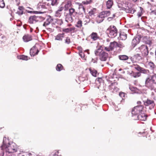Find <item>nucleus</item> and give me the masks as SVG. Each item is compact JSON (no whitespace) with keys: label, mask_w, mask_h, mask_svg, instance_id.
I'll use <instances>...</instances> for the list:
<instances>
[{"label":"nucleus","mask_w":156,"mask_h":156,"mask_svg":"<svg viewBox=\"0 0 156 156\" xmlns=\"http://www.w3.org/2000/svg\"><path fill=\"white\" fill-rule=\"evenodd\" d=\"M113 2L112 0H108L106 2V6L108 9H110L113 5Z\"/></svg>","instance_id":"obj_20"},{"label":"nucleus","mask_w":156,"mask_h":156,"mask_svg":"<svg viewBox=\"0 0 156 156\" xmlns=\"http://www.w3.org/2000/svg\"><path fill=\"white\" fill-rule=\"evenodd\" d=\"M142 15V12L141 11H140L137 13V16L138 17H140Z\"/></svg>","instance_id":"obj_51"},{"label":"nucleus","mask_w":156,"mask_h":156,"mask_svg":"<svg viewBox=\"0 0 156 156\" xmlns=\"http://www.w3.org/2000/svg\"><path fill=\"white\" fill-rule=\"evenodd\" d=\"M147 0L148 1V2H147V3L148 4L150 2H154L153 0Z\"/></svg>","instance_id":"obj_58"},{"label":"nucleus","mask_w":156,"mask_h":156,"mask_svg":"<svg viewBox=\"0 0 156 156\" xmlns=\"http://www.w3.org/2000/svg\"><path fill=\"white\" fill-rule=\"evenodd\" d=\"M5 5L3 0H0V7L3 8L4 7Z\"/></svg>","instance_id":"obj_41"},{"label":"nucleus","mask_w":156,"mask_h":156,"mask_svg":"<svg viewBox=\"0 0 156 156\" xmlns=\"http://www.w3.org/2000/svg\"><path fill=\"white\" fill-rule=\"evenodd\" d=\"M127 37V34L124 32H121L120 34V37L122 40H125L126 39Z\"/></svg>","instance_id":"obj_23"},{"label":"nucleus","mask_w":156,"mask_h":156,"mask_svg":"<svg viewBox=\"0 0 156 156\" xmlns=\"http://www.w3.org/2000/svg\"><path fill=\"white\" fill-rule=\"evenodd\" d=\"M103 12L105 17L109 16L111 14V12L109 11H104Z\"/></svg>","instance_id":"obj_38"},{"label":"nucleus","mask_w":156,"mask_h":156,"mask_svg":"<svg viewBox=\"0 0 156 156\" xmlns=\"http://www.w3.org/2000/svg\"><path fill=\"white\" fill-rule=\"evenodd\" d=\"M127 6L126 7H122V9L125 10L126 12L133 14L136 11L135 9L133 8V5L131 3H129Z\"/></svg>","instance_id":"obj_5"},{"label":"nucleus","mask_w":156,"mask_h":156,"mask_svg":"<svg viewBox=\"0 0 156 156\" xmlns=\"http://www.w3.org/2000/svg\"><path fill=\"white\" fill-rule=\"evenodd\" d=\"M133 76L134 77L136 78L140 76L141 75L140 73V72H134L133 74Z\"/></svg>","instance_id":"obj_32"},{"label":"nucleus","mask_w":156,"mask_h":156,"mask_svg":"<svg viewBox=\"0 0 156 156\" xmlns=\"http://www.w3.org/2000/svg\"><path fill=\"white\" fill-rule=\"evenodd\" d=\"M151 13L156 15V9L154 10H152L151 11Z\"/></svg>","instance_id":"obj_54"},{"label":"nucleus","mask_w":156,"mask_h":156,"mask_svg":"<svg viewBox=\"0 0 156 156\" xmlns=\"http://www.w3.org/2000/svg\"><path fill=\"white\" fill-rule=\"evenodd\" d=\"M82 26V21L81 20H79L77 22L76 26L78 28H80Z\"/></svg>","instance_id":"obj_33"},{"label":"nucleus","mask_w":156,"mask_h":156,"mask_svg":"<svg viewBox=\"0 0 156 156\" xmlns=\"http://www.w3.org/2000/svg\"><path fill=\"white\" fill-rule=\"evenodd\" d=\"M148 67L150 69L154 70L155 67V66L152 62H149L147 64Z\"/></svg>","instance_id":"obj_24"},{"label":"nucleus","mask_w":156,"mask_h":156,"mask_svg":"<svg viewBox=\"0 0 156 156\" xmlns=\"http://www.w3.org/2000/svg\"><path fill=\"white\" fill-rule=\"evenodd\" d=\"M125 94L123 92H120L119 93V96L122 98L123 97H124L125 96Z\"/></svg>","instance_id":"obj_48"},{"label":"nucleus","mask_w":156,"mask_h":156,"mask_svg":"<svg viewBox=\"0 0 156 156\" xmlns=\"http://www.w3.org/2000/svg\"><path fill=\"white\" fill-rule=\"evenodd\" d=\"M155 36L156 37V31H155Z\"/></svg>","instance_id":"obj_64"},{"label":"nucleus","mask_w":156,"mask_h":156,"mask_svg":"<svg viewBox=\"0 0 156 156\" xmlns=\"http://www.w3.org/2000/svg\"><path fill=\"white\" fill-rule=\"evenodd\" d=\"M133 72L132 71H130V72H128V74H129L131 76H133Z\"/></svg>","instance_id":"obj_55"},{"label":"nucleus","mask_w":156,"mask_h":156,"mask_svg":"<svg viewBox=\"0 0 156 156\" xmlns=\"http://www.w3.org/2000/svg\"><path fill=\"white\" fill-rule=\"evenodd\" d=\"M62 13V12H61L58 11L57 10L55 12V16L57 17H60Z\"/></svg>","instance_id":"obj_37"},{"label":"nucleus","mask_w":156,"mask_h":156,"mask_svg":"<svg viewBox=\"0 0 156 156\" xmlns=\"http://www.w3.org/2000/svg\"><path fill=\"white\" fill-rule=\"evenodd\" d=\"M133 58L137 61H140L142 59V58L140 54H135L133 56Z\"/></svg>","instance_id":"obj_25"},{"label":"nucleus","mask_w":156,"mask_h":156,"mask_svg":"<svg viewBox=\"0 0 156 156\" xmlns=\"http://www.w3.org/2000/svg\"><path fill=\"white\" fill-rule=\"evenodd\" d=\"M151 77L152 79L153 80L154 83L156 84V74L154 75Z\"/></svg>","instance_id":"obj_44"},{"label":"nucleus","mask_w":156,"mask_h":156,"mask_svg":"<svg viewBox=\"0 0 156 156\" xmlns=\"http://www.w3.org/2000/svg\"><path fill=\"white\" fill-rule=\"evenodd\" d=\"M64 34H59L55 37V40L59 41H62L64 37Z\"/></svg>","instance_id":"obj_17"},{"label":"nucleus","mask_w":156,"mask_h":156,"mask_svg":"<svg viewBox=\"0 0 156 156\" xmlns=\"http://www.w3.org/2000/svg\"><path fill=\"white\" fill-rule=\"evenodd\" d=\"M140 72L142 73L145 74H147L149 73V70L144 69V68H141Z\"/></svg>","instance_id":"obj_36"},{"label":"nucleus","mask_w":156,"mask_h":156,"mask_svg":"<svg viewBox=\"0 0 156 156\" xmlns=\"http://www.w3.org/2000/svg\"><path fill=\"white\" fill-rule=\"evenodd\" d=\"M70 32H71V35H72V33H76L77 31V30L76 28L74 27H72L69 28Z\"/></svg>","instance_id":"obj_35"},{"label":"nucleus","mask_w":156,"mask_h":156,"mask_svg":"<svg viewBox=\"0 0 156 156\" xmlns=\"http://www.w3.org/2000/svg\"><path fill=\"white\" fill-rule=\"evenodd\" d=\"M96 11V9L95 8H93L91 9L88 12L89 15L90 16H91L94 15Z\"/></svg>","instance_id":"obj_27"},{"label":"nucleus","mask_w":156,"mask_h":156,"mask_svg":"<svg viewBox=\"0 0 156 156\" xmlns=\"http://www.w3.org/2000/svg\"><path fill=\"white\" fill-rule=\"evenodd\" d=\"M89 69L91 74L94 77L97 76L98 74V72L96 70L91 68H90Z\"/></svg>","instance_id":"obj_21"},{"label":"nucleus","mask_w":156,"mask_h":156,"mask_svg":"<svg viewBox=\"0 0 156 156\" xmlns=\"http://www.w3.org/2000/svg\"><path fill=\"white\" fill-rule=\"evenodd\" d=\"M15 144L12 143L10 144L9 140L6 137H4L3 139V144L1 146V149L5 152L6 154L7 153H10L15 152L16 151V147H14Z\"/></svg>","instance_id":"obj_1"},{"label":"nucleus","mask_w":156,"mask_h":156,"mask_svg":"<svg viewBox=\"0 0 156 156\" xmlns=\"http://www.w3.org/2000/svg\"><path fill=\"white\" fill-rule=\"evenodd\" d=\"M90 38L93 40V41H96L99 38V37L98 34L95 32H93L90 36Z\"/></svg>","instance_id":"obj_16"},{"label":"nucleus","mask_w":156,"mask_h":156,"mask_svg":"<svg viewBox=\"0 0 156 156\" xmlns=\"http://www.w3.org/2000/svg\"><path fill=\"white\" fill-rule=\"evenodd\" d=\"M134 2H136L137 1V0H133Z\"/></svg>","instance_id":"obj_63"},{"label":"nucleus","mask_w":156,"mask_h":156,"mask_svg":"<svg viewBox=\"0 0 156 156\" xmlns=\"http://www.w3.org/2000/svg\"><path fill=\"white\" fill-rule=\"evenodd\" d=\"M38 52V50L35 47H33L30 50V54L31 56H34L36 55H37Z\"/></svg>","instance_id":"obj_15"},{"label":"nucleus","mask_w":156,"mask_h":156,"mask_svg":"<svg viewBox=\"0 0 156 156\" xmlns=\"http://www.w3.org/2000/svg\"><path fill=\"white\" fill-rule=\"evenodd\" d=\"M144 105L146 106H150L151 108H153L155 105L154 101L149 99L144 102Z\"/></svg>","instance_id":"obj_9"},{"label":"nucleus","mask_w":156,"mask_h":156,"mask_svg":"<svg viewBox=\"0 0 156 156\" xmlns=\"http://www.w3.org/2000/svg\"><path fill=\"white\" fill-rule=\"evenodd\" d=\"M69 12L68 13L74 17L77 14V12H76L75 9L73 8H71L69 9Z\"/></svg>","instance_id":"obj_18"},{"label":"nucleus","mask_w":156,"mask_h":156,"mask_svg":"<svg viewBox=\"0 0 156 156\" xmlns=\"http://www.w3.org/2000/svg\"><path fill=\"white\" fill-rule=\"evenodd\" d=\"M105 49L108 51H111L112 50L111 49L110 47V46H109L108 47H105Z\"/></svg>","instance_id":"obj_45"},{"label":"nucleus","mask_w":156,"mask_h":156,"mask_svg":"<svg viewBox=\"0 0 156 156\" xmlns=\"http://www.w3.org/2000/svg\"><path fill=\"white\" fill-rule=\"evenodd\" d=\"M63 67L62 65L60 64H58L56 67V69L57 71H60L63 69Z\"/></svg>","instance_id":"obj_31"},{"label":"nucleus","mask_w":156,"mask_h":156,"mask_svg":"<svg viewBox=\"0 0 156 156\" xmlns=\"http://www.w3.org/2000/svg\"><path fill=\"white\" fill-rule=\"evenodd\" d=\"M79 55L81 56V57L83 58H84V55L83 53L82 52H80V53H79Z\"/></svg>","instance_id":"obj_49"},{"label":"nucleus","mask_w":156,"mask_h":156,"mask_svg":"<svg viewBox=\"0 0 156 156\" xmlns=\"http://www.w3.org/2000/svg\"><path fill=\"white\" fill-rule=\"evenodd\" d=\"M70 42V38L68 37H66L65 40V43L67 44H69Z\"/></svg>","instance_id":"obj_39"},{"label":"nucleus","mask_w":156,"mask_h":156,"mask_svg":"<svg viewBox=\"0 0 156 156\" xmlns=\"http://www.w3.org/2000/svg\"><path fill=\"white\" fill-rule=\"evenodd\" d=\"M0 156H5V152H3L2 154H0Z\"/></svg>","instance_id":"obj_59"},{"label":"nucleus","mask_w":156,"mask_h":156,"mask_svg":"<svg viewBox=\"0 0 156 156\" xmlns=\"http://www.w3.org/2000/svg\"><path fill=\"white\" fill-rule=\"evenodd\" d=\"M72 5V2L70 0H69L66 2L63 6L64 11H66L68 9L69 10V9H70L69 8L71 7Z\"/></svg>","instance_id":"obj_11"},{"label":"nucleus","mask_w":156,"mask_h":156,"mask_svg":"<svg viewBox=\"0 0 156 156\" xmlns=\"http://www.w3.org/2000/svg\"><path fill=\"white\" fill-rule=\"evenodd\" d=\"M119 58L121 60H126L128 59L127 56L125 55H120L119 56Z\"/></svg>","instance_id":"obj_26"},{"label":"nucleus","mask_w":156,"mask_h":156,"mask_svg":"<svg viewBox=\"0 0 156 156\" xmlns=\"http://www.w3.org/2000/svg\"><path fill=\"white\" fill-rule=\"evenodd\" d=\"M51 4L52 6H56L58 4L57 0H51Z\"/></svg>","instance_id":"obj_34"},{"label":"nucleus","mask_w":156,"mask_h":156,"mask_svg":"<svg viewBox=\"0 0 156 156\" xmlns=\"http://www.w3.org/2000/svg\"><path fill=\"white\" fill-rule=\"evenodd\" d=\"M129 88L132 91H133V89L134 88L133 87H130Z\"/></svg>","instance_id":"obj_61"},{"label":"nucleus","mask_w":156,"mask_h":156,"mask_svg":"<svg viewBox=\"0 0 156 156\" xmlns=\"http://www.w3.org/2000/svg\"><path fill=\"white\" fill-rule=\"evenodd\" d=\"M83 10L84 12H85V9L84 7H83Z\"/></svg>","instance_id":"obj_60"},{"label":"nucleus","mask_w":156,"mask_h":156,"mask_svg":"<svg viewBox=\"0 0 156 156\" xmlns=\"http://www.w3.org/2000/svg\"><path fill=\"white\" fill-rule=\"evenodd\" d=\"M109 46L112 50H113L114 48L116 47L117 46H119L118 44L115 41L111 42Z\"/></svg>","instance_id":"obj_22"},{"label":"nucleus","mask_w":156,"mask_h":156,"mask_svg":"<svg viewBox=\"0 0 156 156\" xmlns=\"http://www.w3.org/2000/svg\"><path fill=\"white\" fill-rule=\"evenodd\" d=\"M140 11H141V12H142V10H143V8H141V7H140Z\"/></svg>","instance_id":"obj_62"},{"label":"nucleus","mask_w":156,"mask_h":156,"mask_svg":"<svg viewBox=\"0 0 156 156\" xmlns=\"http://www.w3.org/2000/svg\"><path fill=\"white\" fill-rule=\"evenodd\" d=\"M140 40L139 37H135L132 40V45L133 47H134L140 42Z\"/></svg>","instance_id":"obj_13"},{"label":"nucleus","mask_w":156,"mask_h":156,"mask_svg":"<svg viewBox=\"0 0 156 156\" xmlns=\"http://www.w3.org/2000/svg\"><path fill=\"white\" fill-rule=\"evenodd\" d=\"M115 16V14H114L113 15V16L112 17H109L108 18V20H109V19H112Z\"/></svg>","instance_id":"obj_57"},{"label":"nucleus","mask_w":156,"mask_h":156,"mask_svg":"<svg viewBox=\"0 0 156 156\" xmlns=\"http://www.w3.org/2000/svg\"><path fill=\"white\" fill-rule=\"evenodd\" d=\"M153 83H154L153 80L152 79V78H146L145 82V85L146 87L152 89L153 88Z\"/></svg>","instance_id":"obj_8"},{"label":"nucleus","mask_w":156,"mask_h":156,"mask_svg":"<svg viewBox=\"0 0 156 156\" xmlns=\"http://www.w3.org/2000/svg\"><path fill=\"white\" fill-rule=\"evenodd\" d=\"M103 12H102L100 13L98 16L97 17V20L99 23L102 22L104 20V19L105 18Z\"/></svg>","instance_id":"obj_14"},{"label":"nucleus","mask_w":156,"mask_h":156,"mask_svg":"<svg viewBox=\"0 0 156 156\" xmlns=\"http://www.w3.org/2000/svg\"><path fill=\"white\" fill-rule=\"evenodd\" d=\"M115 85V83L114 84H112L110 86V87L112 89H115V88L114 87V85Z\"/></svg>","instance_id":"obj_52"},{"label":"nucleus","mask_w":156,"mask_h":156,"mask_svg":"<svg viewBox=\"0 0 156 156\" xmlns=\"http://www.w3.org/2000/svg\"><path fill=\"white\" fill-rule=\"evenodd\" d=\"M73 16L67 13L65 15V21L67 23H71L73 21Z\"/></svg>","instance_id":"obj_12"},{"label":"nucleus","mask_w":156,"mask_h":156,"mask_svg":"<svg viewBox=\"0 0 156 156\" xmlns=\"http://www.w3.org/2000/svg\"><path fill=\"white\" fill-rule=\"evenodd\" d=\"M143 106L138 105L134 107L132 111V114L133 115H137L141 113L144 112Z\"/></svg>","instance_id":"obj_4"},{"label":"nucleus","mask_w":156,"mask_h":156,"mask_svg":"<svg viewBox=\"0 0 156 156\" xmlns=\"http://www.w3.org/2000/svg\"><path fill=\"white\" fill-rule=\"evenodd\" d=\"M146 42V43L149 46H150L152 44L151 41L150 40H147Z\"/></svg>","instance_id":"obj_50"},{"label":"nucleus","mask_w":156,"mask_h":156,"mask_svg":"<svg viewBox=\"0 0 156 156\" xmlns=\"http://www.w3.org/2000/svg\"><path fill=\"white\" fill-rule=\"evenodd\" d=\"M41 20V17L40 16H31L29 19V22L30 23H34L37 22H40Z\"/></svg>","instance_id":"obj_7"},{"label":"nucleus","mask_w":156,"mask_h":156,"mask_svg":"<svg viewBox=\"0 0 156 156\" xmlns=\"http://www.w3.org/2000/svg\"><path fill=\"white\" fill-rule=\"evenodd\" d=\"M18 59L27 60L28 59V57L27 56L22 55L17 56Z\"/></svg>","instance_id":"obj_28"},{"label":"nucleus","mask_w":156,"mask_h":156,"mask_svg":"<svg viewBox=\"0 0 156 156\" xmlns=\"http://www.w3.org/2000/svg\"><path fill=\"white\" fill-rule=\"evenodd\" d=\"M141 68L142 67H141L140 66H138V65H136L134 67V68L136 69L138 71H140V70Z\"/></svg>","instance_id":"obj_46"},{"label":"nucleus","mask_w":156,"mask_h":156,"mask_svg":"<svg viewBox=\"0 0 156 156\" xmlns=\"http://www.w3.org/2000/svg\"><path fill=\"white\" fill-rule=\"evenodd\" d=\"M97 59L96 58L95 59H92V62L93 63H96L97 62Z\"/></svg>","instance_id":"obj_53"},{"label":"nucleus","mask_w":156,"mask_h":156,"mask_svg":"<svg viewBox=\"0 0 156 156\" xmlns=\"http://www.w3.org/2000/svg\"><path fill=\"white\" fill-rule=\"evenodd\" d=\"M95 55L99 56L100 59L102 61H106L108 57V54L102 50V47H100L95 51Z\"/></svg>","instance_id":"obj_2"},{"label":"nucleus","mask_w":156,"mask_h":156,"mask_svg":"<svg viewBox=\"0 0 156 156\" xmlns=\"http://www.w3.org/2000/svg\"><path fill=\"white\" fill-rule=\"evenodd\" d=\"M109 37L114 38L115 37L117 34V29L114 26H110L106 30Z\"/></svg>","instance_id":"obj_3"},{"label":"nucleus","mask_w":156,"mask_h":156,"mask_svg":"<svg viewBox=\"0 0 156 156\" xmlns=\"http://www.w3.org/2000/svg\"><path fill=\"white\" fill-rule=\"evenodd\" d=\"M51 19L50 18L48 19L43 24V26L46 27V26L48 25L50 23Z\"/></svg>","instance_id":"obj_30"},{"label":"nucleus","mask_w":156,"mask_h":156,"mask_svg":"<svg viewBox=\"0 0 156 156\" xmlns=\"http://www.w3.org/2000/svg\"><path fill=\"white\" fill-rule=\"evenodd\" d=\"M137 50H140L144 56H146L148 55V51L147 46V45H143L139 47Z\"/></svg>","instance_id":"obj_6"},{"label":"nucleus","mask_w":156,"mask_h":156,"mask_svg":"<svg viewBox=\"0 0 156 156\" xmlns=\"http://www.w3.org/2000/svg\"><path fill=\"white\" fill-rule=\"evenodd\" d=\"M23 8L22 6H19L18 8V10L16 12L19 15H22L23 14Z\"/></svg>","instance_id":"obj_29"},{"label":"nucleus","mask_w":156,"mask_h":156,"mask_svg":"<svg viewBox=\"0 0 156 156\" xmlns=\"http://www.w3.org/2000/svg\"><path fill=\"white\" fill-rule=\"evenodd\" d=\"M58 151H56L55 152V154H53V156H59L58 154Z\"/></svg>","instance_id":"obj_56"},{"label":"nucleus","mask_w":156,"mask_h":156,"mask_svg":"<svg viewBox=\"0 0 156 156\" xmlns=\"http://www.w3.org/2000/svg\"><path fill=\"white\" fill-rule=\"evenodd\" d=\"M56 22L59 25H61L63 23V20L62 19H57L56 20Z\"/></svg>","instance_id":"obj_42"},{"label":"nucleus","mask_w":156,"mask_h":156,"mask_svg":"<svg viewBox=\"0 0 156 156\" xmlns=\"http://www.w3.org/2000/svg\"><path fill=\"white\" fill-rule=\"evenodd\" d=\"M23 38L24 41L26 42H28L32 40L31 36L28 34L24 36Z\"/></svg>","instance_id":"obj_19"},{"label":"nucleus","mask_w":156,"mask_h":156,"mask_svg":"<svg viewBox=\"0 0 156 156\" xmlns=\"http://www.w3.org/2000/svg\"><path fill=\"white\" fill-rule=\"evenodd\" d=\"M147 115L144 113V112L139 114L137 116L138 120L142 121H145L147 119Z\"/></svg>","instance_id":"obj_10"},{"label":"nucleus","mask_w":156,"mask_h":156,"mask_svg":"<svg viewBox=\"0 0 156 156\" xmlns=\"http://www.w3.org/2000/svg\"><path fill=\"white\" fill-rule=\"evenodd\" d=\"M63 32L66 33H69L70 32L69 28H67L63 29Z\"/></svg>","instance_id":"obj_47"},{"label":"nucleus","mask_w":156,"mask_h":156,"mask_svg":"<svg viewBox=\"0 0 156 156\" xmlns=\"http://www.w3.org/2000/svg\"><path fill=\"white\" fill-rule=\"evenodd\" d=\"M64 9V8L63 6L62 5H61L58 7L57 10L59 12H62Z\"/></svg>","instance_id":"obj_43"},{"label":"nucleus","mask_w":156,"mask_h":156,"mask_svg":"<svg viewBox=\"0 0 156 156\" xmlns=\"http://www.w3.org/2000/svg\"><path fill=\"white\" fill-rule=\"evenodd\" d=\"M92 2V0H87L82 2V3L84 5H87L90 4Z\"/></svg>","instance_id":"obj_40"}]
</instances>
